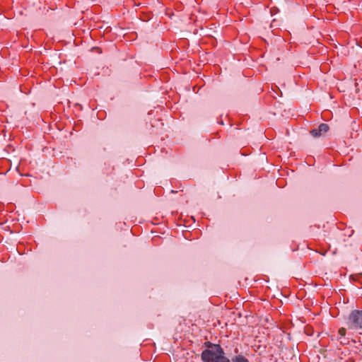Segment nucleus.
Segmentation results:
<instances>
[{
	"label": "nucleus",
	"mask_w": 362,
	"mask_h": 362,
	"mask_svg": "<svg viewBox=\"0 0 362 362\" xmlns=\"http://www.w3.org/2000/svg\"><path fill=\"white\" fill-rule=\"evenodd\" d=\"M347 326L351 329H362V310L351 311L347 319Z\"/></svg>",
	"instance_id": "obj_2"
},
{
	"label": "nucleus",
	"mask_w": 362,
	"mask_h": 362,
	"mask_svg": "<svg viewBox=\"0 0 362 362\" xmlns=\"http://www.w3.org/2000/svg\"><path fill=\"white\" fill-rule=\"evenodd\" d=\"M346 330L345 328L341 327L338 331V334L340 336V337H343L346 335Z\"/></svg>",
	"instance_id": "obj_6"
},
{
	"label": "nucleus",
	"mask_w": 362,
	"mask_h": 362,
	"mask_svg": "<svg viewBox=\"0 0 362 362\" xmlns=\"http://www.w3.org/2000/svg\"><path fill=\"white\" fill-rule=\"evenodd\" d=\"M329 126L327 124L322 123L320 124L317 128L313 129L310 134L313 137H320L323 134L329 131Z\"/></svg>",
	"instance_id": "obj_3"
},
{
	"label": "nucleus",
	"mask_w": 362,
	"mask_h": 362,
	"mask_svg": "<svg viewBox=\"0 0 362 362\" xmlns=\"http://www.w3.org/2000/svg\"><path fill=\"white\" fill-rule=\"evenodd\" d=\"M232 361L233 362H249V361L245 356H243L242 355H238V356H235L232 359Z\"/></svg>",
	"instance_id": "obj_4"
},
{
	"label": "nucleus",
	"mask_w": 362,
	"mask_h": 362,
	"mask_svg": "<svg viewBox=\"0 0 362 362\" xmlns=\"http://www.w3.org/2000/svg\"><path fill=\"white\" fill-rule=\"evenodd\" d=\"M204 346L207 348L206 349H214V346H220V345L212 344L209 341H206L204 343Z\"/></svg>",
	"instance_id": "obj_5"
},
{
	"label": "nucleus",
	"mask_w": 362,
	"mask_h": 362,
	"mask_svg": "<svg viewBox=\"0 0 362 362\" xmlns=\"http://www.w3.org/2000/svg\"><path fill=\"white\" fill-rule=\"evenodd\" d=\"M202 362H230L225 356V353L221 346H214V349H204L201 354Z\"/></svg>",
	"instance_id": "obj_1"
}]
</instances>
